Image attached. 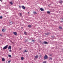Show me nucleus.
<instances>
[{
  "mask_svg": "<svg viewBox=\"0 0 63 63\" xmlns=\"http://www.w3.org/2000/svg\"><path fill=\"white\" fill-rule=\"evenodd\" d=\"M48 59V57L47 55H45L44 57V59L45 60L47 59Z\"/></svg>",
  "mask_w": 63,
  "mask_h": 63,
  "instance_id": "obj_1",
  "label": "nucleus"
},
{
  "mask_svg": "<svg viewBox=\"0 0 63 63\" xmlns=\"http://www.w3.org/2000/svg\"><path fill=\"white\" fill-rule=\"evenodd\" d=\"M8 47V45H7L6 46H5L3 48V49H5L7 48V47Z\"/></svg>",
  "mask_w": 63,
  "mask_h": 63,
  "instance_id": "obj_2",
  "label": "nucleus"
},
{
  "mask_svg": "<svg viewBox=\"0 0 63 63\" xmlns=\"http://www.w3.org/2000/svg\"><path fill=\"white\" fill-rule=\"evenodd\" d=\"M2 31L3 32H5V31H6V29H3L2 30Z\"/></svg>",
  "mask_w": 63,
  "mask_h": 63,
  "instance_id": "obj_3",
  "label": "nucleus"
},
{
  "mask_svg": "<svg viewBox=\"0 0 63 63\" xmlns=\"http://www.w3.org/2000/svg\"><path fill=\"white\" fill-rule=\"evenodd\" d=\"M13 34L14 35H17V34L16 32H13Z\"/></svg>",
  "mask_w": 63,
  "mask_h": 63,
  "instance_id": "obj_4",
  "label": "nucleus"
},
{
  "mask_svg": "<svg viewBox=\"0 0 63 63\" xmlns=\"http://www.w3.org/2000/svg\"><path fill=\"white\" fill-rule=\"evenodd\" d=\"M8 49H11V46H9Z\"/></svg>",
  "mask_w": 63,
  "mask_h": 63,
  "instance_id": "obj_5",
  "label": "nucleus"
},
{
  "mask_svg": "<svg viewBox=\"0 0 63 63\" xmlns=\"http://www.w3.org/2000/svg\"><path fill=\"white\" fill-rule=\"evenodd\" d=\"M38 58V55H36V56H35V59H37Z\"/></svg>",
  "mask_w": 63,
  "mask_h": 63,
  "instance_id": "obj_6",
  "label": "nucleus"
},
{
  "mask_svg": "<svg viewBox=\"0 0 63 63\" xmlns=\"http://www.w3.org/2000/svg\"><path fill=\"white\" fill-rule=\"evenodd\" d=\"M22 9H25V7L24 6H22Z\"/></svg>",
  "mask_w": 63,
  "mask_h": 63,
  "instance_id": "obj_7",
  "label": "nucleus"
},
{
  "mask_svg": "<svg viewBox=\"0 0 63 63\" xmlns=\"http://www.w3.org/2000/svg\"><path fill=\"white\" fill-rule=\"evenodd\" d=\"M40 10L41 11H44V10L42 8H40Z\"/></svg>",
  "mask_w": 63,
  "mask_h": 63,
  "instance_id": "obj_8",
  "label": "nucleus"
},
{
  "mask_svg": "<svg viewBox=\"0 0 63 63\" xmlns=\"http://www.w3.org/2000/svg\"><path fill=\"white\" fill-rule=\"evenodd\" d=\"M44 44H48V43H47V42L44 41Z\"/></svg>",
  "mask_w": 63,
  "mask_h": 63,
  "instance_id": "obj_9",
  "label": "nucleus"
},
{
  "mask_svg": "<svg viewBox=\"0 0 63 63\" xmlns=\"http://www.w3.org/2000/svg\"><path fill=\"white\" fill-rule=\"evenodd\" d=\"M2 61L3 62H4L5 61V60L4 58H2Z\"/></svg>",
  "mask_w": 63,
  "mask_h": 63,
  "instance_id": "obj_10",
  "label": "nucleus"
},
{
  "mask_svg": "<svg viewBox=\"0 0 63 63\" xmlns=\"http://www.w3.org/2000/svg\"><path fill=\"white\" fill-rule=\"evenodd\" d=\"M21 59L22 60H24V57H21Z\"/></svg>",
  "mask_w": 63,
  "mask_h": 63,
  "instance_id": "obj_11",
  "label": "nucleus"
},
{
  "mask_svg": "<svg viewBox=\"0 0 63 63\" xmlns=\"http://www.w3.org/2000/svg\"><path fill=\"white\" fill-rule=\"evenodd\" d=\"M27 33L26 32H24V34L25 35H27Z\"/></svg>",
  "mask_w": 63,
  "mask_h": 63,
  "instance_id": "obj_12",
  "label": "nucleus"
},
{
  "mask_svg": "<svg viewBox=\"0 0 63 63\" xmlns=\"http://www.w3.org/2000/svg\"><path fill=\"white\" fill-rule=\"evenodd\" d=\"M31 27H32V25H28V27L30 28H31Z\"/></svg>",
  "mask_w": 63,
  "mask_h": 63,
  "instance_id": "obj_13",
  "label": "nucleus"
},
{
  "mask_svg": "<svg viewBox=\"0 0 63 63\" xmlns=\"http://www.w3.org/2000/svg\"><path fill=\"white\" fill-rule=\"evenodd\" d=\"M10 3L11 5H13V3L12 2H10Z\"/></svg>",
  "mask_w": 63,
  "mask_h": 63,
  "instance_id": "obj_14",
  "label": "nucleus"
},
{
  "mask_svg": "<svg viewBox=\"0 0 63 63\" xmlns=\"http://www.w3.org/2000/svg\"><path fill=\"white\" fill-rule=\"evenodd\" d=\"M33 14H37V13H36V12L35 11H34L33 12Z\"/></svg>",
  "mask_w": 63,
  "mask_h": 63,
  "instance_id": "obj_15",
  "label": "nucleus"
},
{
  "mask_svg": "<svg viewBox=\"0 0 63 63\" xmlns=\"http://www.w3.org/2000/svg\"><path fill=\"white\" fill-rule=\"evenodd\" d=\"M8 57L9 58H11L12 57L11 56V55H9Z\"/></svg>",
  "mask_w": 63,
  "mask_h": 63,
  "instance_id": "obj_16",
  "label": "nucleus"
},
{
  "mask_svg": "<svg viewBox=\"0 0 63 63\" xmlns=\"http://www.w3.org/2000/svg\"><path fill=\"white\" fill-rule=\"evenodd\" d=\"M47 14H50V12H49V11H47Z\"/></svg>",
  "mask_w": 63,
  "mask_h": 63,
  "instance_id": "obj_17",
  "label": "nucleus"
},
{
  "mask_svg": "<svg viewBox=\"0 0 63 63\" xmlns=\"http://www.w3.org/2000/svg\"><path fill=\"white\" fill-rule=\"evenodd\" d=\"M62 1H61L60 0L59 1V3H62Z\"/></svg>",
  "mask_w": 63,
  "mask_h": 63,
  "instance_id": "obj_18",
  "label": "nucleus"
},
{
  "mask_svg": "<svg viewBox=\"0 0 63 63\" xmlns=\"http://www.w3.org/2000/svg\"><path fill=\"white\" fill-rule=\"evenodd\" d=\"M43 63H47V61H45L43 62Z\"/></svg>",
  "mask_w": 63,
  "mask_h": 63,
  "instance_id": "obj_19",
  "label": "nucleus"
},
{
  "mask_svg": "<svg viewBox=\"0 0 63 63\" xmlns=\"http://www.w3.org/2000/svg\"><path fill=\"white\" fill-rule=\"evenodd\" d=\"M61 22H63V18H62L61 19Z\"/></svg>",
  "mask_w": 63,
  "mask_h": 63,
  "instance_id": "obj_20",
  "label": "nucleus"
},
{
  "mask_svg": "<svg viewBox=\"0 0 63 63\" xmlns=\"http://www.w3.org/2000/svg\"><path fill=\"white\" fill-rule=\"evenodd\" d=\"M3 18V17L2 16H0V19H2Z\"/></svg>",
  "mask_w": 63,
  "mask_h": 63,
  "instance_id": "obj_21",
  "label": "nucleus"
},
{
  "mask_svg": "<svg viewBox=\"0 0 63 63\" xmlns=\"http://www.w3.org/2000/svg\"><path fill=\"white\" fill-rule=\"evenodd\" d=\"M19 15L20 16H22V14L21 13H19Z\"/></svg>",
  "mask_w": 63,
  "mask_h": 63,
  "instance_id": "obj_22",
  "label": "nucleus"
},
{
  "mask_svg": "<svg viewBox=\"0 0 63 63\" xmlns=\"http://www.w3.org/2000/svg\"><path fill=\"white\" fill-rule=\"evenodd\" d=\"M12 23H13V22L12 21H11L10 22V24H12Z\"/></svg>",
  "mask_w": 63,
  "mask_h": 63,
  "instance_id": "obj_23",
  "label": "nucleus"
},
{
  "mask_svg": "<svg viewBox=\"0 0 63 63\" xmlns=\"http://www.w3.org/2000/svg\"><path fill=\"white\" fill-rule=\"evenodd\" d=\"M52 60V58H50L49 59V60Z\"/></svg>",
  "mask_w": 63,
  "mask_h": 63,
  "instance_id": "obj_24",
  "label": "nucleus"
},
{
  "mask_svg": "<svg viewBox=\"0 0 63 63\" xmlns=\"http://www.w3.org/2000/svg\"><path fill=\"white\" fill-rule=\"evenodd\" d=\"M24 52H27V50H24Z\"/></svg>",
  "mask_w": 63,
  "mask_h": 63,
  "instance_id": "obj_25",
  "label": "nucleus"
},
{
  "mask_svg": "<svg viewBox=\"0 0 63 63\" xmlns=\"http://www.w3.org/2000/svg\"><path fill=\"white\" fill-rule=\"evenodd\" d=\"M59 29H62V28L61 27H59Z\"/></svg>",
  "mask_w": 63,
  "mask_h": 63,
  "instance_id": "obj_26",
  "label": "nucleus"
},
{
  "mask_svg": "<svg viewBox=\"0 0 63 63\" xmlns=\"http://www.w3.org/2000/svg\"><path fill=\"white\" fill-rule=\"evenodd\" d=\"M9 51L10 52H12V50L11 49L10 50H9Z\"/></svg>",
  "mask_w": 63,
  "mask_h": 63,
  "instance_id": "obj_27",
  "label": "nucleus"
},
{
  "mask_svg": "<svg viewBox=\"0 0 63 63\" xmlns=\"http://www.w3.org/2000/svg\"><path fill=\"white\" fill-rule=\"evenodd\" d=\"M27 41V40H25V42H26Z\"/></svg>",
  "mask_w": 63,
  "mask_h": 63,
  "instance_id": "obj_28",
  "label": "nucleus"
},
{
  "mask_svg": "<svg viewBox=\"0 0 63 63\" xmlns=\"http://www.w3.org/2000/svg\"><path fill=\"white\" fill-rule=\"evenodd\" d=\"M10 62H11V61H8V63H10Z\"/></svg>",
  "mask_w": 63,
  "mask_h": 63,
  "instance_id": "obj_29",
  "label": "nucleus"
},
{
  "mask_svg": "<svg viewBox=\"0 0 63 63\" xmlns=\"http://www.w3.org/2000/svg\"><path fill=\"white\" fill-rule=\"evenodd\" d=\"M32 42H34V40H32Z\"/></svg>",
  "mask_w": 63,
  "mask_h": 63,
  "instance_id": "obj_30",
  "label": "nucleus"
},
{
  "mask_svg": "<svg viewBox=\"0 0 63 63\" xmlns=\"http://www.w3.org/2000/svg\"><path fill=\"white\" fill-rule=\"evenodd\" d=\"M0 36H2V35L1 34H0Z\"/></svg>",
  "mask_w": 63,
  "mask_h": 63,
  "instance_id": "obj_31",
  "label": "nucleus"
},
{
  "mask_svg": "<svg viewBox=\"0 0 63 63\" xmlns=\"http://www.w3.org/2000/svg\"><path fill=\"white\" fill-rule=\"evenodd\" d=\"M19 8H20L21 7V6L20 5L19 6Z\"/></svg>",
  "mask_w": 63,
  "mask_h": 63,
  "instance_id": "obj_32",
  "label": "nucleus"
},
{
  "mask_svg": "<svg viewBox=\"0 0 63 63\" xmlns=\"http://www.w3.org/2000/svg\"><path fill=\"white\" fill-rule=\"evenodd\" d=\"M22 49V48H19V50H21Z\"/></svg>",
  "mask_w": 63,
  "mask_h": 63,
  "instance_id": "obj_33",
  "label": "nucleus"
},
{
  "mask_svg": "<svg viewBox=\"0 0 63 63\" xmlns=\"http://www.w3.org/2000/svg\"><path fill=\"white\" fill-rule=\"evenodd\" d=\"M0 0V1H1V2H2V0Z\"/></svg>",
  "mask_w": 63,
  "mask_h": 63,
  "instance_id": "obj_34",
  "label": "nucleus"
},
{
  "mask_svg": "<svg viewBox=\"0 0 63 63\" xmlns=\"http://www.w3.org/2000/svg\"><path fill=\"white\" fill-rule=\"evenodd\" d=\"M28 14H29V12H28Z\"/></svg>",
  "mask_w": 63,
  "mask_h": 63,
  "instance_id": "obj_35",
  "label": "nucleus"
},
{
  "mask_svg": "<svg viewBox=\"0 0 63 63\" xmlns=\"http://www.w3.org/2000/svg\"><path fill=\"white\" fill-rule=\"evenodd\" d=\"M46 35H47V33H46Z\"/></svg>",
  "mask_w": 63,
  "mask_h": 63,
  "instance_id": "obj_36",
  "label": "nucleus"
},
{
  "mask_svg": "<svg viewBox=\"0 0 63 63\" xmlns=\"http://www.w3.org/2000/svg\"><path fill=\"white\" fill-rule=\"evenodd\" d=\"M40 56H41V55H40Z\"/></svg>",
  "mask_w": 63,
  "mask_h": 63,
  "instance_id": "obj_37",
  "label": "nucleus"
},
{
  "mask_svg": "<svg viewBox=\"0 0 63 63\" xmlns=\"http://www.w3.org/2000/svg\"><path fill=\"white\" fill-rule=\"evenodd\" d=\"M63 60V59L62 60Z\"/></svg>",
  "mask_w": 63,
  "mask_h": 63,
  "instance_id": "obj_38",
  "label": "nucleus"
}]
</instances>
